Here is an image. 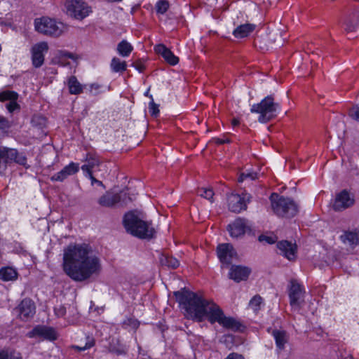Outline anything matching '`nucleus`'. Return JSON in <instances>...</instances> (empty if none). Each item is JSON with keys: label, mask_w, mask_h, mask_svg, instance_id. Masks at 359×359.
<instances>
[{"label": "nucleus", "mask_w": 359, "mask_h": 359, "mask_svg": "<svg viewBox=\"0 0 359 359\" xmlns=\"http://www.w3.org/2000/svg\"><path fill=\"white\" fill-rule=\"evenodd\" d=\"M95 344V341L93 338L90 340L88 341L84 346H73L72 348L76 349L79 351H85L93 346Z\"/></svg>", "instance_id": "nucleus-39"}, {"label": "nucleus", "mask_w": 359, "mask_h": 359, "mask_svg": "<svg viewBox=\"0 0 359 359\" xmlns=\"http://www.w3.org/2000/svg\"><path fill=\"white\" fill-rule=\"evenodd\" d=\"M91 88H95V89H98L99 88V86L97 85V84H92L91 85Z\"/></svg>", "instance_id": "nucleus-56"}, {"label": "nucleus", "mask_w": 359, "mask_h": 359, "mask_svg": "<svg viewBox=\"0 0 359 359\" xmlns=\"http://www.w3.org/2000/svg\"><path fill=\"white\" fill-rule=\"evenodd\" d=\"M279 108V103L275 102L273 95H270L262 100L259 103L253 104L250 111L259 114L258 121L260 123H267L276 116Z\"/></svg>", "instance_id": "nucleus-5"}, {"label": "nucleus", "mask_w": 359, "mask_h": 359, "mask_svg": "<svg viewBox=\"0 0 359 359\" xmlns=\"http://www.w3.org/2000/svg\"><path fill=\"white\" fill-rule=\"evenodd\" d=\"M349 116L355 121H359V106L351 108L349 111Z\"/></svg>", "instance_id": "nucleus-42"}, {"label": "nucleus", "mask_w": 359, "mask_h": 359, "mask_svg": "<svg viewBox=\"0 0 359 359\" xmlns=\"http://www.w3.org/2000/svg\"><path fill=\"white\" fill-rule=\"evenodd\" d=\"M277 348L279 350L284 348L285 344L287 342L286 338H275Z\"/></svg>", "instance_id": "nucleus-47"}, {"label": "nucleus", "mask_w": 359, "mask_h": 359, "mask_svg": "<svg viewBox=\"0 0 359 359\" xmlns=\"http://www.w3.org/2000/svg\"><path fill=\"white\" fill-rule=\"evenodd\" d=\"M255 25L246 23L238 26L233 32V34L236 38L242 39L247 37L255 29Z\"/></svg>", "instance_id": "nucleus-23"}, {"label": "nucleus", "mask_w": 359, "mask_h": 359, "mask_svg": "<svg viewBox=\"0 0 359 359\" xmlns=\"http://www.w3.org/2000/svg\"><path fill=\"white\" fill-rule=\"evenodd\" d=\"M131 201L128 193L123 190L116 194L107 192L99 198L98 203L103 207L111 208L116 205H126Z\"/></svg>", "instance_id": "nucleus-9"}, {"label": "nucleus", "mask_w": 359, "mask_h": 359, "mask_svg": "<svg viewBox=\"0 0 359 359\" xmlns=\"http://www.w3.org/2000/svg\"><path fill=\"white\" fill-rule=\"evenodd\" d=\"M79 164L72 162L69 165H66L60 172L54 174L50 177V180L53 182H55V181L63 182L69 176L76 173L79 171Z\"/></svg>", "instance_id": "nucleus-15"}, {"label": "nucleus", "mask_w": 359, "mask_h": 359, "mask_svg": "<svg viewBox=\"0 0 359 359\" xmlns=\"http://www.w3.org/2000/svg\"><path fill=\"white\" fill-rule=\"evenodd\" d=\"M260 242H266L269 244H273L276 243V238L275 236H269L266 235H260L258 238Z\"/></svg>", "instance_id": "nucleus-41"}, {"label": "nucleus", "mask_w": 359, "mask_h": 359, "mask_svg": "<svg viewBox=\"0 0 359 359\" xmlns=\"http://www.w3.org/2000/svg\"><path fill=\"white\" fill-rule=\"evenodd\" d=\"M86 175H87V176H88V177H89V178L90 179V180H91V184H92V185H94L95 184H97L98 186H101V187H102L104 189H105V187H104V185L103 184V183H102L101 181H100V180H97V179L93 176V172H89V173L86 174Z\"/></svg>", "instance_id": "nucleus-46"}, {"label": "nucleus", "mask_w": 359, "mask_h": 359, "mask_svg": "<svg viewBox=\"0 0 359 359\" xmlns=\"http://www.w3.org/2000/svg\"><path fill=\"white\" fill-rule=\"evenodd\" d=\"M91 252V248L86 244L69 245L65 250L63 269L72 280L84 281L100 272V259L95 255H90Z\"/></svg>", "instance_id": "nucleus-2"}, {"label": "nucleus", "mask_w": 359, "mask_h": 359, "mask_svg": "<svg viewBox=\"0 0 359 359\" xmlns=\"http://www.w3.org/2000/svg\"><path fill=\"white\" fill-rule=\"evenodd\" d=\"M353 17H358L359 18V15L354 14Z\"/></svg>", "instance_id": "nucleus-61"}, {"label": "nucleus", "mask_w": 359, "mask_h": 359, "mask_svg": "<svg viewBox=\"0 0 359 359\" xmlns=\"http://www.w3.org/2000/svg\"><path fill=\"white\" fill-rule=\"evenodd\" d=\"M225 359H244V357L241 354L233 353L229 354Z\"/></svg>", "instance_id": "nucleus-50"}, {"label": "nucleus", "mask_w": 359, "mask_h": 359, "mask_svg": "<svg viewBox=\"0 0 359 359\" xmlns=\"http://www.w3.org/2000/svg\"><path fill=\"white\" fill-rule=\"evenodd\" d=\"M55 313L57 317H62L66 313V308L63 305H59L54 309Z\"/></svg>", "instance_id": "nucleus-44"}, {"label": "nucleus", "mask_w": 359, "mask_h": 359, "mask_svg": "<svg viewBox=\"0 0 359 359\" xmlns=\"http://www.w3.org/2000/svg\"><path fill=\"white\" fill-rule=\"evenodd\" d=\"M116 341V343L118 344V338H113V341H112V343L113 344H115V341Z\"/></svg>", "instance_id": "nucleus-57"}, {"label": "nucleus", "mask_w": 359, "mask_h": 359, "mask_svg": "<svg viewBox=\"0 0 359 359\" xmlns=\"http://www.w3.org/2000/svg\"><path fill=\"white\" fill-rule=\"evenodd\" d=\"M257 178V173L255 172H242L238 177V181L242 182L245 180H254Z\"/></svg>", "instance_id": "nucleus-37"}, {"label": "nucleus", "mask_w": 359, "mask_h": 359, "mask_svg": "<svg viewBox=\"0 0 359 359\" xmlns=\"http://www.w3.org/2000/svg\"><path fill=\"white\" fill-rule=\"evenodd\" d=\"M17 277V271L11 267H4L0 269V279L4 281L13 280Z\"/></svg>", "instance_id": "nucleus-26"}, {"label": "nucleus", "mask_w": 359, "mask_h": 359, "mask_svg": "<svg viewBox=\"0 0 359 359\" xmlns=\"http://www.w3.org/2000/svg\"><path fill=\"white\" fill-rule=\"evenodd\" d=\"M8 359H22V358L19 353H15V352H10L8 353Z\"/></svg>", "instance_id": "nucleus-52"}, {"label": "nucleus", "mask_w": 359, "mask_h": 359, "mask_svg": "<svg viewBox=\"0 0 359 359\" xmlns=\"http://www.w3.org/2000/svg\"><path fill=\"white\" fill-rule=\"evenodd\" d=\"M57 332L52 327L39 325L29 332L28 337H57Z\"/></svg>", "instance_id": "nucleus-20"}, {"label": "nucleus", "mask_w": 359, "mask_h": 359, "mask_svg": "<svg viewBox=\"0 0 359 359\" xmlns=\"http://www.w3.org/2000/svg\"><path fill=\"white\" fill-rule=\"evenodd\" d=\"M269 40L271 43H277L278 46H280L283 44V39H282L280 32L279 31H274L269 32L268 35Z\"/></svg>", "instance_id": "nucleus-33"}, {"label": "nucleus", "mask_w": 359, "mask_h": 359, "mask_svg": "<svg viewBox=\"0 0 359 359\" xmlns=\"http://www.w3.org/2000/svg\"><path fill=\"white\" fill-rule=\"evenodd\" d=\"M259 42V40H258V39H256V40H255V46H257V43H258Z\"/></svg>", "instance_id": "nucleus-59"}, {"label": "nucleus", "mask_w": 359, "mask_h": 359, "mask_svg": "<svg viewBox=\"0 0 359 359\" xmlns=\"http://www.w3.org/2000/svg\"><path fill=\"white\" fill-rule=\"evenodd\" d=\"M48 46L46 42H41L32 48V62L34 67H41L44 62V52H47Z\"/></svg>", "instance_id": "nucleus-13"}, {"label": "nucleus", "mask_w": 359, "mask_h": 359, "mask_svg": "<svg viewBox=\"0 0 359 359\" xmlns=\"http://www.w3.org/2000/svg\"><path fill=\"white\" fill-rule=\"evenodd\" d=\"M68 87L71 94L77 95L83 91L81 84L74 76H72L68 81Z\"/></svg>", "instance_id": "nucleus-29"}, {"label": "nucleus", "mask_w": 359, "mask_h": 359, "mask_svg": "<svg viewBox=\"0 0 359 359\" xmlns=\"http://www.w3.org/2000/svg\"><path fill=\"white\" fill-rule=\"evenodd\" d=\"M18 316L22 320H28L33 318L36 313L34 302L29 298L23 299L15 309Z\"/></svg>", "instance_id": "nucleus-12"}, {"label": "nucleus", "mask_w": 359, "mask_h": 359, "mask_svg": "<svg viewBox=\"0 0 359 359\" xmlns=\"http://www.w3.org/2000/svg\"><path fill=\"white\" fill-rule=\"evenodd\" d=\"M273 212L283 217H293L298 211L297 204L291 198H285L276 193H272L269 197Z\"/></svg>", "instance_id": "nucleus-4"}, {"label": "nucleus", "mask_w": 359, "mask_h": 359, "mask_svg": "<svg viewBox=\"0 0 359 359\" xmlns=\"http://www.w3.org/2000/svg\"><path fill=\"white\" fill-rule=\"evenodd\" d=\"M302 286L299 283L292 281L289 291V297L291 306H299V299L302 297Z\"/></svg>", "instance_id": "nucleus-21"}, {"label": "nucleus", "mask_w": 359, "mask_h": 359, "mask_svg": "<svg viewBox=\"0 0 359 359\" xmlns=\"http://www.w3.org/2000/svg\"><path fill=\"white\" fill-rule=\"evenodd\" d=\"M154 50L170 65H175L179 62V58L165 45L158 44L155 46Z\"/></svg>", "instance_id": "nucleus-18"}, {"label": "nucleus", "mask_w": 359, "mask_h": 359, "mask_svg": "<svg viewBox=\"0 0 359 359\" xmlns=\"http://www.w3.org/2000/svg\"><path fill=\"white\" fill-rule=\"evenodd\" d=\"M231 123L233 126H237L239 125L240 123V121L239 120L236 119V118H233L231 121Z\"/></svg>", "instance_id": "nucleus-54"}, {"label": "nucleus", "mask_w": 359, "mask_h": 359, "mask_svg": "<svg viewBox=\"0 0 359 359\" xmlns=\"http://www.w3.org/2000/svg\"><path fill=\"white\" fill-rule=\"evenodd\" d=\"M67 14L76 20H81L91 12L90 7L83 0H65Z\"/></svg>", "instance_id": "nucleus-8"}, {"label": "nucleus", "mask_w": 359, "mask_h": 359, "mask_svg": "<svg viewBox=\"0 0 359 359\" xmlns=\"http://www.w3.org/2000/svg\"><path fill=\"white\" fill-rule=\"evenodd\" d=\"M344 243H348L353 248L359 245V231H347L340 236Z\"/></svg>", "instance_id": "nucleus-24"}, {"label": "nucleus", "mask_w": 359, "mask_h": 359, "mask_svg": "<svg viewBox=\"0 0 359 359\" xmlns=\"http://www.w3.org/2000/svg\"><path fill=\"white\" fill-rule=\"evenodd\" d=\"M109 349L111 352L116 353L118 355L125 353L124 348L123 346L116 347L115 345L110 344Z\"/></svg>", "instance_id": "nucleus-45"}, {"label": "nucleus", "mask_w": 359, "mask_h": 359, "mask_svg": "<svg viewBox=\"0 0 359 359\" xmlns=\"http://www.w3.org/2000/svg\"><path fill=\"white\" fill-rule=\"evenodd\" d=\"M277 248L279 254L282 255L289 260H293L295 258L296 248L287 241H282L277 243Z\"/></svg>", "instance_id": "nucleus-19"}, {"label": "nucleus", "mask_w": 359, "mask_h": 359, "mask_svg": "<svg viewBox=\"0 0 359 359\" xmlns=\"http://www.w3.org/2000/svg\"><path fill=\"white\" fill-rule=\"evenodd\" d=\"M133 46L126 40L121 41L117 46L118 54L123 57L128 56L133 51Z\"/></svg>", "instance_id": "nucleus-30"}, {"label": "nucleus", "mask_w": 359, "mask_h": 359, "mask_svg": "<svg viewBox=\"0 0 359 359\" xmlns=\"http://www.w3.org/2000/svg\"><path fill=\"white\" fill-rule=\"evenodd\" d=\"M6 109L10 113H13L15 110L20 109V105L17 103V100H12L6 105Z\"/></svg>", "instance_id": "nucleus-40"}, {"label": "nucleus", "mask_w": 359, "mask_h": 359, "mask_svg": "<svg viewBox=\"0 0 359 359\" xmlns=\"http://www.w3.org/2000/svg\"><path fill=\"white\" fill-rule=\"evenodd\" d=\"M159 261L162 266L173 269H177L180 266V262L178 259L167 254H161Z\"/></svg>", "instance_id": "nucleus-25"}, {"label": "nucleus", "mask_w": 359, "mask_h": 359, "mask_svg": "<svg viewBox=\"0 0 359 359\" xmlns=\"http://www.w3.org/2000/svg\"><path fill=\"white\" fill-rule=\"evenodd\" d=\"M15 163L20 165L27 166V157L15 149L0 147V174H4L8 166Z\"/></svg>", "instance_id": "nucleus-6"}, {"label": "nucleus", "mask_w": 359, "mask_h": 359, "mask_svg": "<svg viewBox=\"0 0 359 359\" xmlns=\"http://www.w3.org/2000/svg\"><path fill=\"white\" fill-rule=\"evenodd\" d=\"M18 99V94L15 91L4 90L0 93V101H12Z\"/></svg>", "instance_id": "nucleus-31"}, {"label": "nucleus", "mask_w": 359, "mask_h": 359, "mask_svg": "<svg viewBox=\"0 0 359 359\" xmlns=\"http://www.w3.org/2000/svg\"><path fill=\"white\" fill-rule=\"evenodd\" d=\"M9 128L8 121L2 116H0V130H4Z\"/></svg>", "instance_id": "nucleus-48"}, {"label": "nucleus", "mask_w": 359, "mask_h": 359, "mask_svg": "<svg viewBox=\"0 0 359 359\" xmlns=\"http://www.w3.org/2000/svg\"><path fill=\"white\" fill-rule=\"evenodd\" d=\"M150 98L151 101L149 102V109L151 116H157L159 114L158 105L155 104L152 95H150Z\"/></svg>", "instance_id": "nucleus-38"}, {"label": "nucleus", "mask_w": 359, "mask_h": 359, "mask_svg": "<svg viewBox=\"0 0 359 359\" xmlns=\"http://www.w3.org/2000/svg\"><path fill=\"white\" fill-rule=\"evenodd\" d=\"M273 336L278 337H285V331H280L278 330H273Z\"/></svg>", "instance_id": "nucleus-51"}, {"label": "nucleus", "mask_w": 359, "mask_h": 359, "mask_svg": "<svg viewBox=\"0 0 359 359\" xmlns=\"http://www.w3.org/2000/svg\"><path fill=\"white\" fill-rule=\"evenodd\" d=\"M145 95H149V93H148V92H147V93H145Z\"/></svg>", "instance_id": "nucleus-62"}, {"label": "nucleus", "mask_w": 359, "mask_h": 359, "mask_svg": "<svg viewBox=\"0 0 359 359\" xmlns=\"http://www.w3.org/2000/svg\"><path fill=\"white\" fill-rule=\"evenodd\" d=\"M217 253L219 261L226 265L231 264L233 257L236 255L232 245L229 243L219 244L217 248Z\"/></svg>", "instance_id": "nucleus-14"}, {"label": "nucleus", "mask_w": 359, "mask_h": 359, "mask_svg": "<svg viewBox=\"0 0 359 359\" xmlns=\"http://www.w3.org/2000/svg\"><path fill=\"white\" fill-rule=\"evenodd\" d=\"M36 30L45 35L57 37L63 32L64 25L48 18L35 20Z\"/></svg>", "instance_id": "nucleus-7"}, {"label": "nucleus", "mask_w": 359, "mask_h": 359, "mask_svg": "<svg viewBox=\"0 0 359 359\" xmlns=\"http://www.w3.org/2000/svg\"><path fill=\"white\" fill-rule=\"evenodd\" d=\"M197 195L210 201L211 203L213 202L214 192L210 188H198Z\"/></svg>", "instance_id": "nucleus-32"}, {"label": "nucleus", "mask_w": 359, "mask_h": 359, "mask_svg": "<svg viewBox=\"0 0 359 359\" xmlns=\"http://www.w3.org/2000/svg\"><path fill=\"white\" fill-rule=\"evenodd\" d=\"M226 142H228V140L217 139L216 142L219 144H222L225 143Z\"/></svg>", "instance_id": "nucleus-55"}, {"label": "nucleus", "mask_w": 359, "mask_h": 359, "mask_svg": "<svg viewBox=\"0 0 359 359\" xmlns=\"http://www.w3.org/2000/svg\"><path fill=\"white\" fill-rule=\"evenodd\" d=\"M355 203V196L346 189L337 193L332 205L335 211H343L352 207Z\"/></svg>", "instance_id": "nucleus-10"}, {"label": "nucleus", "mask_w": 359, "mask_h": 359, "mask_svg": "<svg viewBox=\"0 0 359 359\" xmlns=\"http://www.w3.org/2000/svg\"><path fill=\"white\" fill-rule=\"evenodd\" d=\"M262 304V298L261 296L257 294L254 296L250 301L249 306L257 312L260 309V306Z\"/></svg>", "instance_id": "nucleus-35"}, {"label": "nucleus", "mask_w": 359, "mask_h": 359, "mask_svg": "<svg viewBox=\"0 0 359 359\" xmlns=\"http://www.w3.org/2000/svg\"><path fill=\"white\" fill-rule=\"evenodd\" d=\"M86 163L81 166V170L86 174L93 172L95 167L98 166L100 161L97 155L88 153L86 158Z\"/></svg>", "instance_id": "nucleus-22"}, {"label": "nucleus", "mask_w": 359, "mask_h": 359, "mask_svg": "<svg viewBox=\"0 0 359 359\" xmlns=\"http://www.w3.org/2000/svg\"><path fill=\"white\" fill-rule=\"evenodd\" d=\"M251 271L246 266L233 265L229 271V278L238 283L241 280H246Z\"/></svg>", "instance_id": "nucleus-17"}, {"label": "nucleus", "mask_w": 359, "mask_h": 359, "mask_svg": "<svg viewBox=\"0 0 359 359\" xmlns=\"http://www.w3.org/2000/svg\"><path fill=\"white\" fill-rule=\"evenodd\" d=\"M177 301L185 311V316L199 322L207 318L214 324L217 323L224 329L233 332L250 334V328L241 320L226 316L217 304L199 296L197 293L184 288L174 292Z\"/></svg>", "instance_id": "nucleus-1"}, {"label": "nucleus", "mask_w": 359, "mask_h": 359, "mask_svg": "<svg viewBox=\"0 0 359 359\" xmlns=\"http://www.w3.org/2000/svg\"><path fill=\"white\" fill-rule=\"evenodd\" d=\"M123 224L128 232L140 238H152L156 233L151 223L140 219L133 212L125 215Z\"/></svg>", "instance_id": "nucleus-3"}, {"label": "nucleus", "mask_w": 359, "mask_h": 359, "mask_svg": "<svg viewBox=\"0 0 359 359\" xmlns=\"http://www.w3.org/2000/svg\"><path fill=\"white\" fill-rule=\"evenodd\" d=\"M110 67L113 72L123 73L126 70L127 64L125 61H121L119 58L114 57L111 61Z\"/></svg>", "instance_id": "nucleus-28"}, {"label": "nucleus", "mask_w": 359, "mask_h": 359, "mask_svg": "<svg viewBox=\"0 0 359 359\" xmlns=\"http://www.w3.org/2000/svg\"><path fill=\"white\" fill-rule=\"evenodd\" d=\"M133 66L136 69H137L140 72H143V71L145 69L144 65L142 62H140V61H137V62H134L133 64Z\"/></svg>", "instance_id": "nucleus-49"}, {"label": "nucleus", "mask_w": 359, "mask_h": 359, "mask_svg": "<svg viewBox=\"0 0 359 359\" xmlns=\"http://www.w3.org/2000/svg\"><path fill=\"white\" fill-rule=\"evenodd\" d=\"M140 326V322L132 317L128 318L122 323V327L131 334H134Z\"/></svg>", "instance_id": "nucleus-27"}, {"label": "nucleus", "mask_w": 359, "mask_h": 359, "mask_svg": "<svg viewBox=\"0 0 359 359\" xmlns=\"http://www.w3.org/2000/svg\"><path fill=\"white\" fill-rule=\"evenodd\" d=\"M169 8V3L165 0L158 1L156 4L157 13L164 14Z\"/></svg>", "instance_id": "nucleus-36"}, {"label": "nucleus", "mask_w": 359, "mask_h": 359, "mask_svg": "<svg viewBox=\"0 0 359 359\" xmlns=\"http://www.w3.org/2000/svg\"><path fill=\"white\" fill-rule=\"evenodd\" d=\"M107 1H109V2H120L122 0H107Z\"/></svg>", "instance_id": "nucleus-58"}, {"label": "nucleus", "mask_w": 359, "mask_h": 359, "mask_svg": "<svg viewBox=\"0 0 359 359\" xmlns=\"http://www.w3.org/2000/svg\"><path fill=\"white\" fill-rule=\"evenodd\" d=\"M48 339L51 340V341H54L55 339H56L57 338H55V337H53V338H48Z\"/></svg>", "instance_id": "nucleus-60"}, {"label": "nucleus", "mask_w": 359, "mask_h": 359, "mask_svg": "<svg viewBox=\"0 0 359 359\" xmlns=\"http://www.w3.org/2000/svg\"><path fill=\"white\" fill-rule=\"evenodd\" d=\"M230 236L233 238H239L245 233H252V226L250 222L245 219L238 218L227 226Z\"/></svg>", "instance_id": "nucleus-11"}, {"label": "nucleus", "mask_w": 359, "mask_h": 359, "mask_svg": "<svg viewBox=\"0 0 359 359\" xmlns=\"http://www.w3.org/2000/svg\"><path fill=\"white\" fill-rule=\"evenodd\" d=\"M59 55H60L59 57L56 59V60H57V61H55V62L62 66H65V62H63L62 61L64 59L69 58V59H72L74 60L76 59V57L73 53L67 52V51L61 50L59 52Z\"/></svg>", "instance_id": "nucleus-34"}, {"label": "nucleus", "mask_w": 359, "mask_h": 359, "mask_svg": "<svg viewBox=\"0 0 359 359\" xmlns=\"http://www.w3.org/2000/svg\"><path fill=\"white\" fill-rule=\"evenodd\" d=\"M8 352L6 351H0V359H8Z\"/></svg>", "instance_id": "nucleus-53"}, {"label": "nucleus", "mask_w": 359, "mask_h": 359, "mask_svg": "<svg viewBox=\"0 0 359 359\" xmlns=\"http://www.w3.org/2000/svg\"><path fill=\"white\" fill-rule=\"evenodd\" d=\"M358 23H353V20L350 19L346 22V31L347 32H353L355 30L356 27H358Z\"/></svg>", "instance_id": "nucleus-43"}, {"label": "nucleus", "mask_w": 359, "mask_h": 359, "mask_svg": "<svg viewBox=\"0 0 359 359\" xmlns=\"http://www.w3.org/2000/svg\"><path fill=\"white\" fill-rule=\"evenodd\" d=\"M228 206L230 211L238 213L247 208L245 198L239 194H231L228 198Z\"/></svg>", "instance_id": "nucleus-16"}]
</instances>
